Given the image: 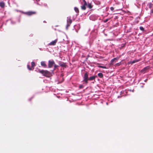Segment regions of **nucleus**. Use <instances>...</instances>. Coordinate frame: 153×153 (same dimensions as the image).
Listing matches in <instances>:
<instances>
[{
	"label": "nucleus",
	"mask_w": 153,
	"mask_h": 153,
	"mask_svg": "<svg viewBox=\"0 0 153 153\" xmlns=\"http://www.w3.org/2000/svg\"><path fill=\"white\" fill-rule=\"evenodd\" d=\"M38 70L40 73L42 74L44 76L46 77H48L50 74V72L47 70H40L39 69Z\"/></svg>",
	"instance_id": "1"
},
{
	"label": "nucleus",
	"mask_w": 153,
	"mask_h": 153,
	"mask_svg": "<svg viewBox=\"0 0 153 153\" xmlns=\"http://www.w3.org/2000/svg\"><path fill=\"white\" fill-rule=\"evenodd\" d=\"M114 8L117 10H121L123 8V5L121 3L117 4L115 5Z\"/></svg>",
	"instance_id": "2"
},
{
	"label": "nucleus",
	"mask_w": 153,
	"mask_h": 153,
	"mask_svg": "<svg viewBox=\"0 0 153 153\" xmlns=\"http://www.w3.org/2000/svg\"><path fill=\"white\" fill-rule=\"evenodd\" d=\"M88 74L87 72H86L85 73L83 77V81L85 82L86 84L88 83Z\"/></svg>",
	"instance_id": "3"
},
{
	"label": "nucleus",
	"mask_w": 153,
	"mask_h": 153,
	"mask_svg": "<svg viewBox=\"0 0 153 153\" xmlns=\"http://www.w3.org/2000/svg\"><path fill=\"white\" fill-rule=\"evenodd\" d=\"M36 13V11H28L25 13V14L28 16H30L32 15L35 14Z\"/></svg>",
	"instance_id": "4"
},
{
	"label": "nucleus",
	"mask_w": 153,
	"mask_h": 153,
	"mask_svg": "<svg viewBox=\"0 0 153 153\" xmlns=\"http://www.w3.org/2000/svg\"><path fill=\"white\" fill-rule=\"evenodd\" d=\"M84 4L83 5L81 6V9L83 10H85L86 9V6L87 5V2L85 0H83Z\"/></svg>",
	"instance_id": "5"
},
{
	"label": "nucleus",
	"mask_w": 153,
	"mask_h": 153,
	"mask_svg": "<svg viewBox=\"0 0 153 153\" xmlns=\"http://www.w3.org/2000/svg\"><path fill=\"white\" fill-rule=\"evenodd\" d=\"M54 64L53 61L49 60L48 61V67L49 68H51Z\"/></svg>",
	"instance_id": "6"
},
{
	"label": "nucleus",
	"mask_w": 153,
	"mask_h": 153,
	"mask_svg": "<svg viewBox=\"0 0 153 153\" xmlns=\"http://www.w3.org/2000/svg\"><path fill=\"white\" fill-rule=\"evenodd\" d=\"M150 67L149 66H147L146 67L144 68L141 71V72L143 74H144L146 72V71L149 69Z\"/></svg>",
	"instance_id": "7"
},
{
	"label": "nucleus",
	"mask_w": 153,
	"mask_h": 153,
	"mask_svg": "<svg viewBox=\"0 0 153 153\" xmlns=\"http://www.w3.org/2000/svg\"><path fill=\"white\" fill-rule=\"evenodd\" d=\"M59 65L60 66L62 67L66 68L67 67V65H66V63L62 62H59Z\"/></svg>",
	"instance_id": "8"
},
{
	"label": "nucleus",
	"mask_w": 153,
	"mask_h": 153,
	"mask_svg": "<svg viewBox=\"0 0 153 153\" xmlns=\"http://www.w3.org/2000/svg\"><path fill=\"white\" fill-rule=\"evenodd\" d=\"M57 39H56L51 42L49 44V45H56V43L57 42Z\"/></svg>",
	"instance_id": "9"
},
{
	"label": "nucleus",
	"mask_w": 153,
	"mask_h": 153,
	"mask_svg": "<svg viewBox=\"0 0 153 153\" xmlns=\"http://www.w3.org/2000/svg\"><path fill=\"white\" fill-rule=\"evenodd\" d=\"M97 77V76H92L91 77H90L89 78L88 80L90 81H92L93 80H94L95 81V78Z\"/></svg>",
	"instance_id": "10"
},
{
	"label": "nucleus",
	"mask_w": 153,
	"mask_h": 153,
	"mask_svg": "<svg viewBox=\"0 0 153 153\" xmlns=\"http://www.w3.org/2000/svg\"><path fill=\"white\" fill-rule=\"evenodd\" d=\"M72 21L70 17H68L67 19V23L71 24L72 23Z\"/></svg>",
	"instance_id": "11"
},
{
	"label": "nucleus",
	"mask_w": 153,
	"mask_h": 153,
	"mask_svg": "<svg viewBox=\"0 0 153 153\" xmlns=\"http://www.w3.org/2000/svg\"><path fill=\"white\" fill-rule=\"evenodd\" d=\"M0 7L2 8H4L5 7V3L3 2H0Z\"/></svg>",
	"instance_id": "12"
},
{
	"label": "nucleus",
	"mask_w": 153,
	"mask_h": 153,
	"mask_svg": "<svg viewBox=\"0 0 153 153\" xmlns=\"http://www.w3.org/2000/svg\"><path fill=\"white\" fill-rule=\"evenodd\" d=\"M41 65L42 66L45 67H47V65L45 63V62L44 61H42L41 62Z\"/></svg>",
	"instance_id": "13"
},
{
	"label": "nucleus",
	"mask_w": 153,
	"mask_h": 153,
	"mask_svg": "<svg viewBox=\"0 0 153 153\" xmlns=\"http://www.w3.org/2000/svg\"><path fill=\"white\" fill-rule=\"evenodd\" d=\"M116 60V58H114L113 59H112L111 61L110 64V65H113L114 64V62Z\"/></svg>",
	"instance_id": "14"
},
{
	"label": "nucleus",
	"mask_w": 153,
	"mask_h": 153,
	"mask_svg": "<svg viewBox=\"0 0 153 153\" xmlns=\"http://www.w3.org/2000/svg\"><path fill=\"white\" fill-rule=\"evenodd\" d=\"M98 76L100 78H102L103 77V75L102 73H100L98 74Z\"/></svg>",
	"instance_id": "15"
},
{
	"label": "nucleus",
	"mask_w": 153,
	"mask_h": 153,
	"mask_svg": "<svg viewBox=\"0 0 153 153\" xmlns=\"http://www.w3.org/2000/svg\"><path fill=\"white\" fill-rule=\"evenodd\" d=\"M27 66V68L30 71L33 70L34 69V68H32V67L31 68L30 67V65H28Z\"/></svg>",
	"instance_id": "16"
},
{
	"label": "nucleus",
	"mask_w": 153,
	"mask_h": 153,
	"mask_svg": "<svg viewBox=\"0 0 153 153\" xmlns=\"http://www.w3.org/2000/svg\"><path fill=\"white\" fill-rule=\"evenodd\" d=\"M140 60V59H135L132 62H131V63L132 64L136 62H138Z\"/></svg>",
	"instance_id": "17"
},
{
	"label": "nucleus",
	"mask_w": 153,
	"mask_h": 153,
	"mask_svg": "<svg viewBox=\"0 0 153 153\" xmlns=\"http://www.w3.org/2000/svg\"><path fill=\"white\" fill-rule=\"evenodd\" d=\"M88 7L89 9H91L93 7V6L92 5L91 3H88Z\"/></svg>",
	"instance_id": "18"
},
{
	"label": "nucleus",
	"mask_w": 153,
	"mask_h": 153,
	"mask_svg": "<svg viewBox=\"0 0 153 153\" xmlns=\"http://www.w3.org/2000/svg\"><path fill=\"white\" fill-rule=\"evenodd\" d=\"M148 7L150 8H151L152 7L153 5V4L151 3H149L148 4Z\"/></svg>",
	"instance_id": "19"
},
{
	"label": "nucleus",
	"mask_w": 153,
	"mask_h": 153,
	"mask_svg": "<svg viewBox=\"0 0 153 153\" xmlns=\"http://www.w3.org/2000/svg\"><path fill=\"white\" fill-rule=\"evenodd\" d=\"M31 67L32 68H34V67L35 65V64L34 62H32L31 63Z\"/></svg>",
	"instance_id": "20"
},
{
	"label": "nucleus",
	"mask_w": 153,
	"mask_h": 153,
	"mask_svg": "<svg viewBox=\"0 0 153 153\" xmlns=\"http://www.w3.org/2000/svg\"><path fill=\"white\" fill-rule=\"evenodd\" d=\"M74 10L76 13H79V10L78 8L76 7H75L74 8Z\"/></svg>",
	"instance_id": "21"
},
{
	"label": "nucleus",
	"mask_w": 153,
	"mask_h": 153,
	"mask_svg": "<svg viewBox=\"0 0 153 153\" xmlns=\"http://www.w3.org/2000/svg\"><path fill=\"white\" fill-rule=\"evenodd\" d=\"M98 67L99 68H104V69H107V68L106 67L104 66L99 65V66H98Z\"/></svg>",
	"instance_id": "22"
},
{
	"label": "nucleus",
	"mask_w": 153,
	"mask_h": 153,
	"mask_svg": "<svg viewBox=\"0 0 153 153\" xmlns=\"http://www.w3.org/2000/svg\"><path fill=\"white\" fill-rule=\"evenodd\" d=\"M71 24H69L67 23L66 26V30H68V27L70 26Z\"/></svg>",
	"instance_id": "23"
},
{
	"label": "nucleus",
	"mask_w": 153,
	"mask_h": 153,
	"mask_svg": "<svg viewBox=\"0 0 153 153\" xmlns=\"http://www.w3.org/2000/svg\"><path fill=\"white\" fill-rule=\"evenodd\" d=\"M140 30H142V31H143L144 30V28L143 27H142V26H141L140 27Z\"/></svg>",
	"instance_id": "24"
},
{
	"label": "nucleus",
	"mask_w": 153,
	"mask_h": 153,
	"mask_svg": "<svg viewBox=\"0 0 153 153\" xmlns=\"http://www.w3.org/2000/svg\"><path fill=\"white\" fill-rule=\"evenodd\" d=\"M109 20V19H105V20H104L103 21V22H104V23H106V22H107Z\"/></svg>",
	"instance_id": "25"
},
{
	"label": "nucleus",
	"mask_w": 153,
	"mask_h": 153,
	"mask_svg": "<svg viewBox=\"0 0 153 153\" xmlns=\"http://www.w3.org/2000/svg\"><path fill=\"white\" fill-rule=\"evenodd\" d=\"M83 86L82 85H80L79 86V88L80 89H81V88H83Z\"/></svg>",
	"instance_id": "26"
},
{
	"label": "nucleus",
	"mask_w": 153,
	"mask_h": 153,
	"mask_svg": "<svg viewBox=\"0 0 153 153\" xmlns=\"http://www.w3.org/2000/svg\"><path fill=\"white\" fill-rule=\"evenodd\" d=\"M114 9V8L113 7H110V10H111V11H113Z\"/></svg>",
	"instance_id": "27"
},
{
	"label": "nucleus",
	"mask_w": 153,
	"mask_h": 153,
	"mask_svg": "<svg viewBox=\"0 0 153 153\" xmlns=\"http://www.w3.org/2000/svg\"><path fill=\"white\" fill-rule=\"evenodd\" d=\"M54 67L55 68H56V67H58V66L55 64L54 65Z\"/></svg>",
	"instance_id": "28"
},
{
	"label": "nucleus",
	"mask_w": 153,
	"mask_h": 153,
	"mask_svg": "<svg viewBox=\"0 0 153 153\" xmlns=\"http://www.w3.org/2000/svg\"><path fill=\"white\" fill-rule=\"evenodd\" d=\"M151 13V15L153 14V9L152 10Z\"/></svg>",
	"instance_id": "29"
},
{
	"label": "nucleus",
	"mask_w": 153,
	"mask_h": 153,
	"mask_svg": "<svg viewBox=\"0 0 153 153\" xmlns=\"http://www.w3.org/2000/svg\"><path fill=\"white\" fill-rule=\"evenodd\" d=\"M117 65H120L119 63H117Z\"/></svg>",
	"instance_id": "30"
},
{
	"label": "nucleus",
	"mask_w": 153,
	"mask_h": 153,
	"mask_svg": "<svg viewBox=\"0 0 153 153\" xmlns=\"http://www.w3.org/2000/svg\"><path fill=\"white\" fill-rule=\"evenodd\" d=\"M152 35H153V33H152Z\"/></svg>",
	"instance_id": "31"
}]
</instances>
